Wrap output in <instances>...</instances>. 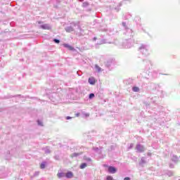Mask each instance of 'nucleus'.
<instances>
[{
    "instance_id": "nucleus-37",
    "label": "nucleus",
    "mask_w": 180,
    "mask_h": 180,
    "mask_svg": "<svg viewBox=\"0 0 180 180\" xmlns=\"http://www.w3.org/2000/svg\"><path fill=\"white\" fill-rule=\"evenodd\" d=\"M76 116H79V113L76 114Z\"/></svg>"
},
{
    "instance_id": "nucleus-25",
    "label": "nucleus",
    "mask_w": 180,
    "mask_h": 180,
    "mask_svg": "<svg viewBox=\"0 0 180 180\" xmlns=\"http://www.w3.org/2000/svg\"><path fill=\"white\" fill-rule=\"evenodd\" d=\"M37 123H38L39 126H43V122H41L40 120H38Z\"/></svg>"
},
{
    "instance_id": "nucleus-2",
    "label": "nucleus",
    "mask_w": 180,
    "mask_h": 180,
    "mask_svg": "<svg viewBox=\"0 0 180 180\" xmlns=\"http://www.w3.org/2000/svg\"><path fill=\"white\" fill-rule=\"evenodd\" d=\"M77 26V23L73 22L71 24V25H69L65 28V32L68 33H71V32H74V27Z\"/></svg>"
},
{
    "instance_id": "nucleus-35",
    "label": "nucleus",
    "mask_w": 180,
    "mask_h": 180,
    "mask_svg": "<svg viewBox=\"0 0 180 180\" xmlns=\"http://www.w3.org/2000/svg\"><path fill=\"white\" fill-rule=\"evenodd\" d=\"M86 116L87 117H89V114H86Z\"/></svg>"
},
{
    "instance_id": "nucleus-9",
    "label": "nucleus",
    "mask_w": 180,
    "mask_h": 180,
    "mask_svg": "<svg viewBox=\"0 0 180 180\" xmlns=\"http://www.w3.org/2000/svg\"><path fill=\"white\" fill-rule=\"evenodd\" d=\"M172 161L173 162H178V161H179V158H178L176 155H172Z\"/></svg>"
},
{
    "instance_id": "nucleus-17",
    "label": "nucleus",
    "mask_w": 180,
    "mask_h": 180,
    "mask_svg": "<svg viewBox=\"0 0 180 180\" xmlns=\"http://www.w3.org/2000/svg\"><path fill=\"white\" fill-rule=\"evenodd\" d=\"M82 6H83V8H86V7L89 6V3H88V1H84L82 4Z\"/></svg>"
},
{
    "instance_id": "nucleus-6",
    "label": "nucleus",
    "mask_w": 180,
    "mask_h": 180,
    "mask_svg": "<svg viewBox=\"0 0 180 180\" xmlns=\"http://www.w3.org/2000/svg\"><path fill=\"white\" fill-rule=\"evenodd\" d=\"M63 47H65V49H68V50H70V51H74V50H75L74 49V47L71 46L70 44H63Z\"/></svg>"
},
{
    "instance_id": "nucleus-12",
    "label": "nucleus",
    "mask_w": 180,
    "mask_h": 180,
    "mask_svg": "<svg viewBox=\"0 0 180 180\" xmlns=\"http://www.w3.org/2000/svg\"><path fill=\"white\" fill-rule=\"evenodd\" d=\"M44 151L46 154H50V148L49 147L44 148Z\"/></svg>"
},
{
    "instance_id": "nucleus-14",
    "label": "nucleus",
    "mask_w": 180,
    "mask_h": 180,
    "mask_svg": "<svg viewBox=\"0 0 180 180\" xmlns=\"http://www.w3.org/2000/svg\"><path fill=\"white\" fill-rule=\"evenodd\" d=\"M57 175L58 178H64V176H65V173L60 172L58 173Z\"/></svg>"
},
{
    "instance_id": "nucleus-5",
    "label": "nucleus",
    "mask_w": 180,
    "mask_h": 180,
    "mask_svg": "<svg viewBox=\"0 0 180 180\" xmlns=\"http://www.w3.org/2000/svg\"><path fill=\"white\" fill-rule=\"evenodd\" d=\"M39 29H43L44 30H50L51 29V25L49 24H42L39 25Z\"/></svg>"
},
{
    "instance_id": "nucleus-27",
    "label": "nucleus",
    "mask_w": 180,
    "mask_h": 180,
    "mask_svg": "<svg viewBox=\"0 0 180 180\" xmlns=\"http://www.w3.org/2000/svg\"><path fill=\"white\" fill-rule=\"evenodd\" d=\"M122 26H123L124 27H125V29H127V28L126 27V22H122Z\"/></svg>"
},
{
    "instance_id": "nucleus-1",
    "label": "nucleus",
    "mask_w": 180,
    "mask_h": 180,
    "mask_svg": "<svg viewBox=\"0 0 180 180\" xmlns=\"http://www.w3.org/2000/svg\"><path fill=\"white\" fill-rule=\"evenodd\" d=\"M139 50L141 53H142V54H144V56H148V50L147 49V46L142 44L139 47Z\"/></svg>"
},
{
    "instance_id": "nucleus-4",
    "label": "nucleus",
    "mask_w": 180,
    "mask_h": 180,
    "mask_svg": "<svg viewBox=\"0 0 180 180\" xmlns=\"http://www.w3.org/2000/svg\"><path fill=\"white\" fill-rule=\"evenodd\" d=\"M133 46V44L131 43V41L130 40H125L123 42V46L124 49H130Z\"/></svg>"
},
{
    "instance_id": "nucleus-31",
    "label": "nucleus",
    "mask_w": 180,
    "mask_h": 180,
    "mask_svg": "<svg viewBox=\"0 0 180 180\" xmlns=\"http://www.w3.org/2000/svg\"><path fill=\"white\" fill-rule=\"evenodd\" d=\"M124 180H130V177H125Z\"/></svg>"
},
{
    "instance_id": "nucleus-33",
    "label": "nucleus",
    "mask_w": 180,
    "mask_h": 180,
    "mask_svg": "<svg viewBox=\"0 0 180 180\" xmlns=\"http://www.w3.org/2000/svg\"><path fill=\"white\" fill-rule=\"evenodd\" d=\"M78 29L81 30V27H79V25H77Z\"/></svg>"
},
{
    "instance_id": "nucleus-19",
    "label": "nucleus",
    "mask_w": 180,
    "mask_h": 180,
    "mask_svg": "<svg viewBox=\"0 0 180 180\" xmlns=\"http://www.w3.org/2000/svg\"><path fill=\"white\" fill-rule=\"evenodd\" d=\"M81 154L82 153H74L73 154H72L71 157L74 158V157H78L79 155H81Z\"/></svg>"
},
{
    "instance_id": "nucleus-40",
    "label": "nucleus",
    "mask_w": 180,
    "mask_h": 180,
    "mask_svg": "<svg viewBox=\"0 0 180 180\" xmlns=\"http://www.w3.org/2000/svg\"><path fill=\"white\" fill-rule=\"evenodd\" d=\"M148 63H149V64H150V62L149 61Z\"/></svg>"
},
{
    "instance_id": "nucleus-30",
    "label": "nucleus",
    "mask_w": 180,
    "mask_h": 180,
    "mask_svg": "<svg viewBox=\"0 0 180 180\" xmlns=\"http://www.w3.org/2000/svg\"><path fill=\"white\" fill-rule=\"evenodd\" d=\"M127 32H128V33H131V30H130V29H127Z\"/></svg>"
},
{
    "instance_id": "nucleus-7",
    "label": "nucleus",
    "mask_w": 180,
    "mask_h": 180,
    "mask_svg": "<svg viewBox=\"0 0 180 180\" xmlns=\"http://www.w3.org/2000/svg\"><path fill=\"white\" fill-rule=\"evenodd\" d=\"M116 168L115 167H112L110 166L108 167V172H110V174H116Z\"/></svg>"
},
{
    "instance_id": "nucleus-13",
    "label": "nucleus",
    "mask_w": 180,
    "mask_h": 180,
    "mask_svg": "<svg viewBox=\"0 0 180 180\" xmlns=\"http://www.w3.org/2000/svg\"><path fill=\"white\" fill-rule=\"evenodd\" d=\"M132 91H133L134 92H139V91H140V89H139L138 86H134V87L132 88Z\"/></svg>"
},
{
    "instance_id": "nucleus-20",
    "label": "nucleus",
    "mask_w": 180,
    "mask_h": 180,
    "mask_svg": "<svg viewBox=\"0 0 180 180\" xmlns=\"http://www.w3.org/2000/svg\"><path fill=\"white\" fill-rule=\"evenodd\" d=\"M86 163H82L81 165H80V168L81 169H84V168H86Z\"/></svg>"
},
{
    "instance_id": "nucleus-24",
    "label": "nucleus",
    "mask_w": 180,
    "mask_h": 180,
    "mask_svg": "<svg viewBox=\"0 0 180 180\" xmlns=\"http://www.w3.org/2000/svg\"><path fill=\"white\" fill-rule=\"evenodd\" d=\"M53 41H54V43H56L57 44H58V43H60V41L57 39H54Z\"/></svg>"
},
{
    "instance_id": "nucleus-23",
    "label": "nucleus",
    "mask_w": 180,
    "mask_h": 180,
    "mask_svg": "<svg viewBox=\"0 0 180 180\" xmlns=\"http://www.w3.org/2000/svg\"><path fill=\"white\" fill-rule=\"evenodd\" d=\"M106 180H115V179H113V177H112L111 176H108L106 178Z\"/></svg>"
},
{
    "instance_id": "nucleus-36",
    "label": "nucleus",
    "mask_w": 180,
    "mask_h": 180,
    "mask_svg": "<svg viewBox=\"0 0 180 180\" xmlns=\"http://www.w3.org/2000/svg\"><path fill=\"white\" fill-rule=\"evenodd\" d=\"M97 39V38L96 37H94V40L95 41V40H96Z\"/></svg>"
},
{
    "instance_id": "nucleus-3",
    "label": "nucleus",
    "mask_w": 180,
    "mask_h": 180,
    "mask_svg": "<svg viewBox=\"0 0 180 180\" xmlns=\"http://www.w3.org/2000/svg\"><path fill=\"white\" fill-rule=\"evenodd\" d=\"M136 150L138 153H144V151H146V148H144V146L141 144H137Z\"/></svg>"
},
{
    "instance_id": "nucleus-29",
    "label": "nucleus",
    "mask_w": 180,
    "mask_h": 180,
    "mask_svg": "<svg viewBox=\"0 0 180 180\" xmlns=\"http://www.w3.org/2000/svg\"><path fill=\"white\" fill-rule=\"evenodd\" d=\"M147 155H148V157H151V153L148 152V153H147Z\"/></svg>"
},
{
    "instance_id": "nucleus-32",
    "label": "nucleus",
    "mask_w": 180,
    "mask_h": 180,
    "mask_svg": "<svg viewBox=\"0 0 180 180\" xmlns=\"http://www.w3.org/2000/svg\"><path fill=\"white\" fill-rule=\"evenodd\" d=\"M66 119H67V120H70V119H71V117L68 116V117H66Z\"/></svg>"
},
{
    "instance_id": "nucleus-18",
    "label": "nucleus",
    "mask_w": 180,
    "mask_h": 180,
    "mask_svg": "<svg viewBox=\"0 0 180 180\" xmlns=\"http://www.w3.org/2000/svg\"><path fill=\"white\" fill-rule=\"evenodd\" d=\"M84 161H87V162H91V161H92V159H91L90 158H88L86 156L84 157Z\"/></svg>"
},
{
    "instance_id": "nucleus-16",
    "label": "nucleus",
    "mask_w": 180,
    "mask_h": 180,
    "mask_svg": "<svg viewBox=\"0 0 180 180\" xmlns=\"http://www.w3.org/2000/svg\"><path fill=\"white\" fill-rule=\"evenodd\" d=\"M41 169H44L46 168V162H42L40 165Z\"/></svg>"
},
{
    "instance_id": "nucleus-26",
    "label": "nucleus",
    "mask_w": 180,
    "mask_h": 180,
    "mask_svg": "<svg viewBox=\"0 0 180 180\" xmlns=\"http://www.w3.org/2000/svg\"><path fill=\"white\" fill-rule=\"evenodd\" d=\"M93 150H94V151H99V148H93Z\"/></svg>"
},
{
    "instance_id": "nucleus-8",
    "label": "nucleus",
    "mask_w": 180,
    "mask_h": 180,
    "mask_svg": "<svg viewBox=\"0 0 180 180\" xmlns=\"http://www.w3.org/2000/svg\"><path fill=\"white\" fill-rule=\"evenodd\" d=\"M144 164H147V160H146L145 157H142L141 158V161L139 162V165H141V167H143Z\"/></svg>"
},
{
    "instance_id": "nucleus-38",
    "label": "nucleus",
    "mask_w": 180,
    "mask_h": 180,
    "mask_svg": "<svg viewBox=\"0 0 180 180\" xmlns=\"http://www.w3.org/2000/svg\"><path fill=\"white\" fill-rule=\"evenodd\" d=\"M80 1V2H82V1H84V0H79Z\"/></svg>"
},
{
    "instance_id": "nucleus-21",
    "label": "nucleus",
    "mask_w": 180,
    "mask_h": 180,
    "mask_svg": "<svg viewBox=\"0 0 180 180\" xmlns=\"http://www.w3.org/2000/svg\"><path fill=\"white\" fill-rule=\"evenodd\" d=\"M89 98L93 99V98H95V94L94 93L90 94Z\"/></svg>"
},
{
    "instance_id": "nucleus-15",
    "label": "nucleus",
    "mask_w": 180,
    "mask_h": 180,
    "mask_svg": "<svg viewBox=\"0 0 180 180\" xmlns=\"http://www.w3.org/2000/svg\"><path fill=\"white\" fill-rule=\"evenodd\" d=\"M95 69L96 70V71H98V72H101V71H102V69L98 65H95Z\"/></svg>"
},
{
    "instance_id": "nucleus-11",
    "label": "nucleus",
    "mask_w": 180,
    "mask_h": 180,
    "mask_svg": "<svg viewBox=\"0 0 180 180\" xmlns=\"http://www.w3.org/2000/svg\"><path fill=\"white\" fill-rule=\"evenodd\" d=\"M65 176H66V178H68V179L72 178V176H73L72 172H68V173H66V174H65Z\"/></svg>"
},
{
    "instance_id": "nucleus-10",
    "label": "nucleus",
    "mask_w": 180,
    "mask_h": 180,
    "mask_svg": "<svg viewBox=\"0 0 180 180\" xmlns=\"http://www.w3.org/2000/svg\"><path fill=\"white\" fill-rule=\"evenodd\" d=\"M89 84H90V85H95V79L94 77H89Z\"/></svg>"
},
{
    "instance_id": "nucleus-39",
    "label": "nucleus",
    "mask_w": 180,
    "mask_h": 180,
    "mask_svg": "<svg viewBox=\"0 0 180 180\" xmlns=\"http://www.w3.org/2000/svg\"><path fill=\"white\" fill-rule=\"evenodd\" d=\"M172 174H169V176H172Z\"/></svg>"
},
{
    "instance_id": "nucleus-28",
    "label": "nucleus",
    "mask_w": 180,
    "mask_h": 180,
    "mask_svg": "<svg viewBox=\"0 0 180 180\" xmlns=\"http://www.w3.org/2000/svg\"><path fill=\"white\" fill-rule=\"evenodd\" d=\"M37 23H38V25H41V23H43V22H41V21H37Z\"/></svg>"
},
{
    "instance_id": "nucleus-34",
    "label": "nucleus",
    "mask_w": 180,
    "mask_h": 180,
    "mask_svg": "<svg viewBox=\"0 0 180 180\" xmlns=\"http://www.w3.org/2000/svg\"><path fill=\"white\" fill-rule=\"evenodd\" d=\"M35 175H39V172H37L35 173Z\"/></svg>"
},
{
    "instance_id": "nucleus-22",
    "label": "nucleus",
    "mask_w": 180,
    "mask_h": 180,
    "mask_svg": "<svg viewBox=\"0 0 180 180\" xmlns=\"http://www.w3.org/2000/svg\"><path fill=\"white\" fill-rule=\"evenodd\" d=\"M134 144L133 143H130L129 146L128 147V150H131V148H133Z\"/></svg>"
}]
</instances>
